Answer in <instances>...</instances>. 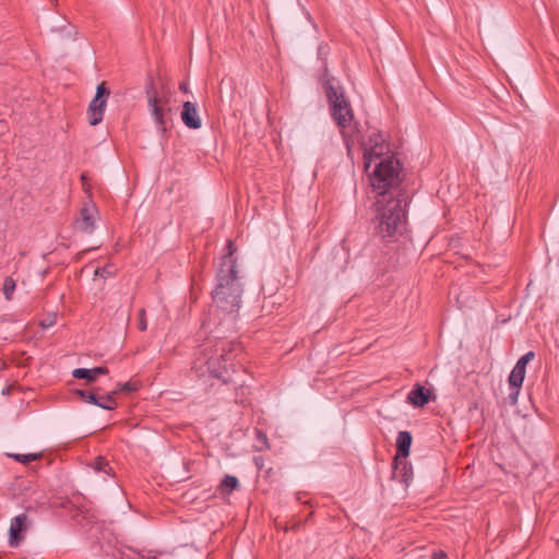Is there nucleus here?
<instances>
[{
    "label": "nucleus",
    "instance_id": "nucleus-1",
    "mask_svg": "<svg viewBox=\"0 0 559 559\" xmlns=\"http://www.w3.org/2000/svg\"><path fill=\"white\" fill-rule=\"evenodd\" d=\"M367 133L368 139L360 145L369 186L379 197L389 195L388 192L401 182L402 165L382 133L376 129H368Z\"/></svg>",
    "mask_w": 559,
    "mask_h": 559
},
{
    "label": "nucleus",
    "instance_id": "nucleus-2",
    "mask_svg": "<svg viewBox=\"0 0 559 559\" xmlns=\"http://www.w3.org/2000/svg\"><path fill=\"white\" fill-rule=\"evenodd\" d=\"M371 223L377 236L382 239L396 240L407 230V211L400 198L393 195L378 197L371 205Z\"/></svg>",
    "mask_w": 559,
    "mask_h": 559
},
{
    "label": "nucleus",
    "instance_id": "nucleus-3",
    "mask_svg": "<svg viewBox=\"0 0 559 559\" xmlns=\"http://www.w3.org/2000/svg\"><path fill=\"white\" fill-rule=\"evenodd\" d=\"M326 97L331 107V114L340 128L341 134L346 143L348 152L356 144H361L364 139L357 122L354 120V114L349 102L342 92H337L331 81L325 83Z\"/></svg>",
    "mask_w": 559,
    "mask_h": 559
},
{
    "label": "nucleus",
    "instance_id": "nucleus-4",
    "mask_svg": "<svg viewBox=\"0 0 559 559\" xmlns=\"http://www.w3.org/2000/svg\"><path fill=\"white\" fill-rule=\"evenodd\" d=\"M173 91L164 83H153L146 88L147 107L158 132L167 131L166 122L176 107Z\"/></svg>",
    "mask_w": 559,
    "mask_h": 559
},
{
    "label": "nucleus",
    "instance_id": "nucleus-5",
    "mask_svg": "<svg viewBox=\"0 0 559 559\" xmlns=\"http://www.w3.org/2000/svg\"><path fill=\"white\" fill-rule=\"evenodd\" d=\"M241 288L236 278L234 266L229 267V274L219 277L213 298L216 305L225 312H234L239 308Z\"/></svg>",
    "mask_w": 559,
    "mask_h": 559
},
{
    "label": "nucleus",
    "instance_id": "nucleus-6",
    "mask_svg": "<svg viewBox=\"0 0 559 559\" xmlns=\"http://www.w3.org/2000/svg\"><path fill=\"white\" fill-rule=\"evenodd\" d=\"M108 95L109 91L106 88L105 83H100L96 88V95L90 103L87 110L91 126L94 127L102 122Z\"/></svg>",
    "mask_w": 559,
    "mask_h": 559
},
{
    "label": "nucleus",
    "instance_id": "nucleus-7",
    "mask_svg": "<svg viewBox=\"0 0 559 559\" xmlns=\"http://www.w3.org/2000/svg\"><path fill=\"white\" fill-rule=\"evenodd\" d=\"M412 436L407 431H401L396 439L397 454L395 456V468H399L400 464H402L401 460H405L409 454V449L412 444Z\"/></svg>",
    "mask_w": 559,
    "mask_h": 559
},
{
    "label": "nucleus",
    "instance_id": "nucleus-8",
    "mask_svg": "<svg viewBox=\"0 0 559 559\" xmlns=\"http://www.w3.org/2000/svg\"><path fill=\"white\" fill-rule=\"evenodd\" d=\"M182 122L190 129L201 128V119L198 115L195 105L191 102L183 104V110L181 112Z\"/></svg>",
    "mask_w": 559,
    "mask_h": 559
},
{
    "label": "nucleus",
    "instance_id": "nucleus-9",
    "mask_svg": "<svg viewBox=\"0 0 559 559\" xmlns=\"http://www.w3.org/2000/svg\"><path fill=\"white\" fill-rule=\"evenodd\" d=\"M27 526L26 514H20L11 521L10 525V545L16 546L21 540V532Z\"/></svg>",
    "mask_w": 559,
    "mask_h": 559
},
{
    "label": "nucleus",
    "instance_id": "nucleus-10",
    "mask_svg": "<svg viewBox=\"0 0 559 559\" xmlns=\"http://www.w3.org/2000/svg\"><path fill=\"white\" fill-rule=\"evenodd\" d=\"M106 367H96L92 369L78 368L72 371V376L76 379H85L88 383L94 382L99 376L107 374Z\"/></svg>",
    "mask_w": 559,
    "mask_h": 559
},
{
    "label": "nucleus",
    "instance_id": "nucleus-11",
    "mask_svg": "<svg viewBox=\"0 0 559 559\" xmlns=\"http://www.w3.org/2000/svg\"><path fill=\"white\" fill-rule=\"evenodd\" d=\"M525 372L526 371L524 369H522L521 367L514 366L513 370L511 371V373L509 376L510 385L513 386L514 389H516L515 393L512 394V396H511L513 404H515L518 402L519 390L524 381Z\"/></svg>",
    "mask_w": 559,
    "mask_h": 559
},
{
    "label": "nucleus",
    "instance_id": "nucleus-12",
    "mask_svg": "<svg viewBox=\"0 0 559 559\" xmlns=\"http://www.w3.org/2000/svg\"><path fill=\"white\" fill-rule=\"evenodd\" d=\"M430 396V392L426 390L424 386L418 385L416 386L409 394H408V402L412 403L414 406L423 407L425 404L428 403Z\"/></svg>",
    "mask_w": 559,
    "mask_h": 559
},
{
    "label": "nucleus",
    "instance_id": "nucleus-13",
    "mask_svg": "<svg viewBox=\"0 0 559 559\" xmlns=\"http://www.w3.org/2000/svg\"><path fill=\"white\" fill-rule=\"evenodd\" d=\"M97 210L94 205H86L82 209V228L83 230L91 233L94 228L96 221Z\"/></svg>",
    "mask_w": 559,
    "mask_h": 559
},
{
    "label": "nucleus",
    "instance_id": "nucleus-14",
    "mask_svg": "<svg viewBox=\"0 0 559 559\" xmlns=\"http://www.w3.org/2000/svg\"><path fill=\"white\" fill-rule=\"evenodd\" d=\"M116 395L117 390H112L107 395L98 397L97 406L108 411L115 409L117 407Z\"/></svg>",
    "mask_w": 559,
    "mask_h": 559
},
{
    "label": "nucleus",
    "instance_id": "nucleus-15",
    "mask_svg": "<svg viewBox=\"0 0 559 559\" xmlns=\"http://www.w3.org/2000/svg\"><path fill=\"white\" fill-rule=\"evenodd\" d=\"M16 283L12 277H5L2 286V292L7 300H11L15 290Z\"/></svg>",
    "mask_w": 559,
    "mask_h": 559
},
{
    "label": "nucleus",
    "instance_id": "nucleus-16",
    "mask_svg": "<svg viewBox=\"0 0 559 559\" xmlns=\"http://www.w3.org/2000/svg\"><path fill=\"white\" fill-rule=\"evenodd\" d=\"M238 486V479L235 476L226 475L221 484L222 491L229 493Z\"/></svg>",
    "mask_w": 559,
    "mask_h": 559
},
{
    "label": "nucleus",
    "instance_id": "nucleus-17",
    "mask_svg": "<svg viewBox=\"0 0 559 559\" xmlns=\"http://www.w3.org/2000/svg\"><path fill=\"white\" fill-rule=\"evenodd\" d=\"M78 394L84 400L86 403L97 405L98 396L97 392H86V391H78Z\"/></svg>",
    "mask_w": 559,
    "mask_h": 559
},
{
    "label": "nucleus",
    "instance_id": "nucleus-18",
    "mask_svg": "<svg viewBox=\"0 0 559 559\" xmlns=\"http://www.w3.org/2000/svg\"><path fill=\"white\" fill-rule=\"evenodd\" d=\"M12 456L21 463H29V462L37 460L39 455L31 453V454H13Z\"/></svg>",
    "mask_w": 559,
    "mask_h": 559
},
{
    "label": "nucleus",
    "instance_id": "nucleus-19",
    "mask_svg": "<svg viewBox=\"0 0 559 559\" xmlns=\"http://www.w3.org/2000/svg\"><path fill=\"white\" fill-rule=\"evenodd\" d=\"M534 358V353L533 352H528L526 353L524 356H522L515 366L518 367H521L522 369H524L526 371V365Z\"/></svg>",
    "mask_w": 559,
    "mask_h": 559
},
{
    "label": "nucleus",
    "instance_id": "nucleus-20",
    "mask_svg": "<svg viewBox=\"0 0 559 559\" xmlns=\"http://www.w3.org/2000/svg\"><path fill=\"white\" fill-rule=\"evenodd\" d=\"M534 358V353L533 352H528L526 353L524 356H522L515 366L518 367H521L522 369H524L526 371V365Z\"/></svg>",
    "mask_w": 559,
    "mask_h": 559
},
{
    "label": "nucleus",
    "instance_id": "nucleus-21",
    "mask_svg": "<svg viewBox=\"0 0 559 559\" xmlns=\"http://www.w3.org/2000/svg\"><path fill=\"white\" fill-rule=\"evenodd\" d=\"M534 358V353L533 352H528L526 353L524 356H522L515 366L518 367H521L522 369H524L526 371V365Z\"/></svg>",
    "mask_w": 559,
    "mask_h": 559
},
{
    "label": "nucleus",
    "instance_id": "nucleus-22",
    "mask_svg": "<svg viewBox=\"0 0 559 559\" xmlns=\"http://www.w3.org/2000/svg\"><path fill=\"white\" fill-rule=\"evenodd\" d=\"M117 390V394L120 393V392H131V391H134L136 390L135 385L130 383V382H126V383H122V384H117L116 389Z\"/></svg>",
    "mask_w": 559,
    "mask_h": 559
},
{
    "label": "nucleus",
    "instance_id": "nucleus-23",
    "mask_svg": "<svg viewBox=\"0 0 559 559\" xmlns=\"http://www.w3.org/2000/svg\"><path fill=\"white\" fill-rule=\"evenodd\" d=\"M112 274V271L109 267H102L95 270V276L106 277Z\"/></svg>",
    "mask_w": 559,
    "mask_h": 559
},
{
    "label": "nucleus",
    "instance_id": "nucleus-24",
    "mask_svg": "<svg viewBox=\"0 0 559 559\" xmlns=\"http://www.w3.org/2000/svg\"><path fill=\"white\" fill-rule=\"evenodd\" d=\"M147 329V322L145 319V310L141 309L140 311V330L145 331Z\"/></svg>",
    "mask_w": 559,
    "mask_h": 559
},
{
    "label": "nucleus",
    "instance_id": "nucleus-25",
    "mask_svg": "<svg viewBox=\"0 0 559 559\" xmlns=\"http://www.w3.org/2000/svg\"><path fill=\"white\" fill-rule=\"evenodd\" d=\"M107 465L106 461L103 460V459H97L96 462H95V465H94V468L96 471H102L105 468V466Z\"/></svg>",
    "mask_w": 559,
    "mask_h": 559
},
{
    "label": "nucleus",
    "instance_id": "nucleus-26",
    "mask_svg": "<svg viewBox=\"0 0 559 559\" xmlns=\"http://www.w3.org/2000/svg\"><path fill=\"white\" fill-rule=\"evenodd\" d=\"M53 323H55V317L51 320H46V321L41 322V325L44 328H48V326H51Z\"/></svg>",
    "mask_w": 559,
    "mask_h": 559
},
{
    "label": "nucleus",
    "instance_id": "nucleus-27",
    "mask_svg": "<svg viewBox=\"0 0 559 559\" xmlns=\"http://www.w3.org/2000/svg\"><path fill=\"white\" fill-rule=\"evenodd\" d=\"M53 323H55V317L51 320H46V321L41 322V325L44 328H48V326H51Z\"/></svg>",
    "mask_w": 559,
    "mask_h": 559
},
{
    "label": "nucleus",
    "instance_id": "nucleus-28",
    "mask_svg": "<svg viewBox=\"0 0 559 559\" xmlns=\"http://www.w3.org/2000/svg\"><path fill=\"white\" fill-rule=\"evenodd\" d=\"M229 255H231L235 251L234 245L231 241H228Z\"/></svg>",
    "mask_w": 559,
    "mask_h": 559
},
{
    "label": "nucleus",
    "instance_id": "nucleus-29",
    "mask_svg": "<svg viewBox=\"0 0 559 559\" xmlns=\"http://www.w3.org/2000/svg\"><path fill=\"white\" fill-rule=\"evenodd\" d=\"M259 438L263 440L264 443H266V436L259 432Z\"/></svg>",
    "mask_w": 559,
    "mask_h": 559
},
{
    "label": "nucleus",
    "instance_id": "nucleus-30",
    "mask_svg": "<svg viewBox=\"0 0 559 559\" xmlns=\"http://www.w3.org/2000/svg\"><path fill=\"white\" fill-rule=\"evenodd\" d=\"M180 88H181L183 92H188V88H187V86H186L185 84H181V85H180Z\"/></svg>",
    "mask_w": 559,
    "mask_h": 559
},
{
    "label": "nucleus",
    "instance_id": "nucleus-31",
    "mask_svg": "<svg viewBox=\"0 0 559 559\" xmlns=\"http://www.w3.org/2000/svg\"><path fill=\"white\" fill-rule=\"evenodd\" d=\"M435 556H436V559H442L444 557V554L435 555Z\"/></svg>",
    "mask_w": 559,
    "mask_h": 559
}]
</instances>
